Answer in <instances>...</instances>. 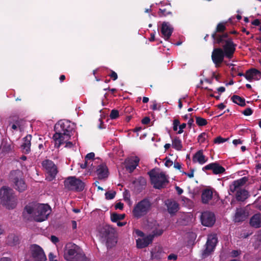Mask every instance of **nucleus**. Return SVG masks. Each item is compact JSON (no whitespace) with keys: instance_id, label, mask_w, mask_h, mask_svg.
I'll use <instances>...</instances> for the list:
<instances>
[{"instance_id":"55","label":"nucleus","mask_w":261,"mask_h":261,"mask_svg":"<svg viewBox=\"0 0 261 261\" xmlns=\"http://www.w3.org/2000/svg\"><path fill=\"white\" fill-rule=\"evenodd\" d=\"M252 24L254 25L259 26L260 25L261 22L259 19H255L252 22Z\"/></svg>"},{"instance_id":"47","label":"nucleus","mask_w":261,"mask_h":261,"mask_svg":"<svg viewBox=\"0 0 261 261\" xmlns=\"http://www.w3.org/2000/svg\"><path fill=\"white\" fill-rule=\"evenodd\" d=\"M150 121V119L149 117H145L142 119L141 122L143 124H148Z\"/></svg>"},{"instance_id":"37","label":"nucleus","mask_w":261,"mask_h":261,"mask_svg":"<svg viewBox=\"0 0 261 261\" xmlns=\"http://www.w3.org/2000/svg\"><path fill=\"white\" fill-rule=\"evenodd\" d=\"M195 119L196 124L199 126H205L207 123V120L202 117L196 116Z\"/></svg>"},{"instance_id":"36","label":"nucleus","mask_w":261,"mask_h":261,"mask_svg":"<svg viewBox=\"0 0 261 261\" xmlns=\"http://www.w3.org/2000/svg\"><path fill=\"white\" fill-rule=\"evenodd\" d=\"M125 214H118L113 213L111 216V220L113 222H117L119 220H122L125 218Z\"/></svg>"},{"instance_id":"44","label":"nucleus","mask_w":261,"mask_h":261,"mask_svg":"<svg viewBox=\"0 0 261 261\" xmlns=\"http://www.w3.org/2000/svg\"><path fill=\"white\" fill-rule=\"evenodd\" d=\"M163 231L162 229H155L153 231V234L152 236H153V237L154 236H160L163 234Z\"/></svg>"},{"instance_id":"58","label":"nucleus","mask_w":261,"mask_h":261,"mask_svg":"<svg viewBox=\"0 0 261 261\" xmlns=\"http://www.w3.org/2000/svg\"><path fill=\"white\" fill-rule=\"evenodd\" d=\"M175 189L178 195H181L184 192L183 190L181 188L177 186H175Z\"/></svg>"},{"instance_id":"32","label":"nucleus","mask_w":261,"mask_h":261,"mask_svg":"<svg viewBox=\"0 0 261 261\" xmlns=\"http://www.w3.org/2000/svg\"><path fill=\"white\" fill-rule=\"evenodd\" d=\"M12 149V144L10 142L3 141L0 146V152L4 154H7L11 151Z\"/></svg>"},{"instance_id":"31","label":"nucleus","mask_w":261,"mask_h":261,"mask_svg":"<svg viewBox=\"0 0 261 261\" xmlns=\"http://www.w3.org/2000/svg\"><path fill=\"white\" fill-rule=\"evenodd\" d=\"M13 122L12 123H10V125L11 124V128L13 130H17L19 129L20 131H21L23 126V120L21 119H19L16 117L13 119Z\"/></svg>"},{"instance_id":"62","label":"nucleus","mask_w":261,"mask_h":261,"mask_svg":"<svg viewBox=\"0 0 261 261\" xmlns=\"http://www.w3.org/2000/svg\"><path fill=\"white\" fill-rule=\"evenodd\" d=\"M217 91L219 93L224 92L225 91V88L224 87H220L217 88Z\"/></svg>"},{"instance_id":"21","label":"nucleus","mask_w":261,"mask_h":261,"mask_svg":"<svg viewBox=\"0 0 261 261\" xmlns=\"http://www.w3.org/2000/svg\"><path fill=\"white\" fill-rule=\"evenodd\" d=\"M32 138V135H28L22 138V143L20 147L22 152L25 154H28L31 151Z\"/></svg>"},{"instance_id":"3","label":"nucleus","mask_w":261,"mask_h":261,"mask_svg":"<svg viewBox=\"0 0 261 261\" xmlns=\"http://www.w3.org/2000/svg\"><path fill=\"white\" fill-rule=\"evenodd\" d=\"M32 214L37 222H42L47 219L50 214V207L48 204L31 202L27 204L24 209V212Z\"/></svg>"},{"instance_id":"57","label":"nucleus","mask_w":261,"mask_h":261,"mask_svg":"<svg viewBox=\"0 0 261 261\" xmlns=\"http://www.w3.org/2000/svg\"><path fill=\"white\" fill-rule=\"evenodd\" d=\"M88 160H85V162L84 164H81L80 167L82 169H85L88 166V165L89 164Z\"/></svg>"},{"instance_id":"24","label":"nucleus","mask_w":261,"mask_h":261,"mask_svg":"<svg viewBox=\"0 0 261 261\" xmlns=\"http://www.w3.org/2000/svg\"><path fill=\"white\" fill-rule=\"evenodd\" d=\"M20 243L19 236L15 233L9 234L6 239V243L10 246H15Z\"/></svg>"},{"instance_id":"1","label":"nucleus","mask_w":261,"mask_h":261,"mask_svg":"<svg viewBox=\"0 0 261 261\" xmlns=\"http://www.w3.org/2000/svg\"><path fill=\"white\" fill-rule=\"evenodd\" d=\"M217 44L222 48L221 47L214 48L212 53L211 58L215 67L219 68L224 61L225 57L229 59L233 57L237 44L228 41Z\"/></svg>"},{"instance_id":"61","label":"nucleus","mask_w":261,"mask_h":261,"mask_svg":"<svg viewBox=\"0 0 261 261\" xmlns=\"http://www.w3.org/2000/svg\"><path fill=\"white\" fill-rule=\"evenodd\" d=\"M193 122H194V119L193 118H190L189 120V121L188 122V125L190 128H191V126H192V125L193 124Z\"/></svg>"},{"instance_id":"5","label":"nucleus","mask_w":261,"mask_h":261,"mask_svg":"<svg viewBox=\"0 0 261 261\" xmlns=\"http://www.w3.org/2000/svg\"><path fill=\"white\" fill-rule=\"evenodd\" d=\"M0 202L8 209H13L17 205V198L11 188L4 186L0 189Z\"/></svg>"},{"instance_id":"11","label":"nucleus","mask_w":261,"mask_h":261,"mask_svg":"<svg viewBox=\"0 0 261 261\" xmlns=\"http://www.w3.org/2000/svg\"><path fill=\"white\" fill-rule=\"evenodd\" d=\"M65 187L69 190L76 192L83 191L85 188V183L75 176H69L64 181Z\"/></svg>"},{"instance_id":"7","label":"nucleus","mask_w":261,"mask_h":261,"mask_svg":"<svg viewBox=\"0 0 261 261\" xmlns=\"http://www.w3.org/2000/svg\"><path fill=\"white\" fill-rule=\"evenodd\" d=\"M152 205L149 198L143 199L134 205L132 211L133 217L138 219L145 216L151 211Z\"/></svg>"},{"instance_id":"43","label":"nucleus","mask_w":261,"mask_h":261,"mask_svg":"<svg viewBox=\"0 0 261 261\" xmlns=\"http://www.w3.org/2000/svg\"><path fill=\"white\" fill-rule=\"evenodd\" d=\"M94 156H95V154L94 152H90L86 155V156L85 158V160L93 161L94 160Z\"/></svg>"},{"instance_id":"48","label":"nucleus","mask_w":261,"mask_h":261,"mask_svg":"<svg viewBox=\"0 0 261 261\" xmlns=\"http://www.w3.org/2000/svg\"><path fill=\"white\" fill-rule=\"evenodd\" d=\"M166 161L165 163V165L167 167H171L173 164V162L170 159H167L166 158Z\"/></svg>"},{"instance_id":"15","label":"nucleus","mask_w":261,"mask_h":261,"mask_svg":"<svg viewBox=\"0 0 261 261\" xmlns=\"http://www.w3.org/2000/svg\"><path fill=\"white\" fill-rule=\"evenodd\" d=\"M201 221L203 225L211 227L212 226L215 221V216L212 212L206 211L201 214Z\"/></svg>"},{"instance_id":"40","label":"nucleus","mask_w":261,"mask_h":261,"mask_svg":"<svg viewBox=\"0 0 261 261\" xmlns=\"http://www.w3.org/2000/svg\"><path fill=\"white\" fill-rule=\"evenodd\" d=\"M116 192L113 191V192H107L105 193V196L106 199L107 200H111L114 198L115 195H116Z\"/></svg>"},{"instance_id":"6","label":"nucleus","mask_w":261,"mask_h":261,"mask_svg":"<svg viewBox=\"0 0 261 261\" xmlns=\"http://www.w3.org/2000/svg\"><path fill=\"white\" fill-rule=\"evenodd\" d=\"M226 22H220L217 24L215 31L212 34L214 44H220L227 41L233 43L232 38L229 36L227 33L224 32L226 30Z\"/></svg>"},{"instance_id":"4","label":"nucleus","mask_w":261,"mask_h":261,"mask_svg":"<svg viewBox=\"0 0 261 261\" xmlns=\"http://www.w3.org/2000/svg\"><path fill=\"white\" fill-rule=\"evenodd\" d=\"M64 258L67 261H87L82 249L73 243H68L65 245Z\"/></svg>"},{"instance_id":"13","label":"nucleus","mask_w":261,"mask_h":261,"mask_svg":"<svg viewBox=\"0 0 261 261\" xmlns=\"http://www.w3.org/2000/svg\"><path fill=\"white\" fill-rule=\"evenodd\" d=\"M31 256L35 261H46V257L43 249L37 244L31 245L30 247Z\"/></svg>"},{"instance_id":"28","label":"nucleus","mask_w":261,"mask_h":261,"mask_svg":"<svg viewBox=\"0 0 261 261\" xmlns=\"http://www.w3.org/2000/svg\"><path fill=\"white\" fill-rule=\"evenodd\" d=\"M236 197L238 201H244L249 196L248 192L245 189H241L236 191Z\"/></svg>"},{"instance_id":"53","label":"nucleus","mask_w":261,"mask_h":261,"mask_svg":"<svg viewBox=\"0 0 261 261\" xmlns=\"http://www.w3.org/2000/svg\"><path fill=\"white\" fill-rule=\"evenodd\" d=\"M138 180L142 186H145L146 184L145 179L142 177H140L138 178Z\"/></svg>"},{"instance_id":"8","label":"nucleus","mask_w":261,"mask_h":261,"mask_svg":"<svg viewBox=\"0 0 261 261\" xmlns=\"http://www.w3.org/2000/svg\"><path fill=\"white\" fill-rule=\"evenodd\" d=\"M99 235L103 241L106 242L108 248L113 247L117 242L115 231L110 225L102 226L99 230Z\"/></svg>"},{"instance_id":"42","label":"nucleus","mask_w":261,"mask_h":261,"mask_svg":"<svg viewBox=\"0 0 261 261\" xmlns=\"http://www.w3.org/2000/svg\"><path fill=\"white\" fill-rule=\"evenodd\" d=\"M242 113L245 116H250L253 113V110L251 108H248L246 109L245 110H244L243 111V112H242Z\"/></svg>"},{"instance_id":"41","label":"nucleus","mask_w":261,"mask_h":261,"mask_svg":"<svg viewBox=\"0 0 261 261\" xmlns=\"http://www.w3.org/2000/svg\"><path fill=\"white\" fill-rule=\"evenodd\" d=\"M228 139L229 138L225 139L221 137V136H219L214 139V142L215 144H220L227 141Z\"/></svg>"},{"instance_id":"25","label":"nucleus","mask_w":261,"mask_h":261,"mask_svg":"<svg viewBox=\"0 0 261 261\" xmlns=\"http://www.w3.org/2000/svg\"><path fill=\"white\" fill-rule=\"evenodd\" d=\"M192 160L194 163L198 162L202 165L207 162V159L203 154L202 150H200L193 155Z\"/></svg>"},{"instance_id":"16","label":"nucleus","mask_w":261,"mask_h":261,"mask_svg":"<svg viewBox=\"0 0 261 261\" xmlns=\"http://www.w3.org/2000/svg\"><path fill=\"white\" fill-rule=\"evenodd\" d=\"M139 161V158L136 156L127 158L124 162L125 168L129 173H132L138 165Z\"/></svg>"},{"instance_id":"54","label":"nucleus","mask_w":261,"mask_h":261,"mask_svg":"<svg viewBox=\"0 0 261 261\" xmlns=\"http://www.w3.org/2000/svg\"><path fill=\"white\" fill-rule=\"evenodd\" d=\"M50 240H51V242L55 244L57 243V242H58L59 241V239L55 236H51V238H50Z\"/></svg>"},{"instance_id":"14","label":"nucleus","mask_w":261,"mask_h":261,"mask_svg":"<svg viewBox=\"0 0 261 261\" xmlns=\"http://www.w3.org/2000/svg\"><path fill=\"white\" fill-rule=\"evenodd\" d=\"M42 165L48 174V180L50 181L53 180L58 173L57 167L54 163L51 160H45L42 162Z\"/></svg>"},{"instance_id":"27","label":"nucleus","mask_w":261,"mask_h":261,"mask_svg":"<svg viewBox=\"0 0 261 261\" xmlns=\"http://www.w3.org/2000/svg\"><path fill=\"white\" fill-rule=\"evenodd\" d=\"M250 224L255 228L261 227V215L259 214L254 215L250 220Z\"/></svg>"},{"instance_id":"20","label":"nucleus","mask_w":261,"mask_h":261,"mask_svg":"<svg viewBox=\"0 0 261 261\" xmlns=\"http://www.w3.org/2000/svg\"><path fill=\"white\" fill-rule=\"evenodd\" d=\"M173 31V28L168 22L164 21L162 24L161 32L166 40H168L171 37Z\"/></svg>"},{"instance_id":"64","label":"nucleus","mask_w":261,"mask_h":261,"mask_svg":"<svg viewBox=\"0 0 261 261\" xmlns=\"http://www.w3.org/2000/svg\"><path fill=\"white\" fill-rule=\"evenodd\" d=\"M0 261H11V260L9 257H4L0 259Z\"/></svg>"},{"instance_id":"26","label":"nucleus","mask_w":261,"mask_h":261,"mask_svg":"<svg viewBox=\"0 0 261 261\" xmlns=\"http://www.w3.org/2000/svg\"><path fill=\"white\" fill-rule=\"evenodd\" d=\"M168 208V212L170 214L176 213L178 210V204L175 201L168 200L166 203Z\"/></svg>"},{"instance_id":"49","label":"nucleus","mask_w":261,"mask_h":261,"mask_svg":"<svg viewBox=\"0 0 261 261\" xmlns=\"http://www.w3.org/2000/svg\"><path fill=\"white\" fill-rule=\"evenodd\" d=\"M123 203L119 202L117 203L115 205V208L116 210L119 209V210H122L123 208Z\"/></svg>"},{"instance_id":"35","label":"nucleus","mask_w":261,"mask_h":261,"mask_svg":"<svg viewBox=\"0 0 261 261\" xmlns=\"http://www.w3.org/2000/svg\"><path fill=\"white\" fill-rule=\"evenodd\" d=\"M172 147L175 149L180 151L182 148L181 140L177 137L172 140Z\"/></svg>"},{"instance_id":"17","label":"nucleus","mask_w":261,"mask_h":261,"mask_svg":"<svg viewBox=\"0 0 261 261\" xmlns=\"http://www.w3.org/2000/svg\"><path fill=\"white\" fill-rule=\"evenodd\" d=\"M202 170H212L214 174H220L225 171V169L218 162L211 163L202 168Z\"/></svg>"},{"instance_id":"38","label":"nucleus","mask_w":261,"mask_h":261,"mask_svg":"<svg viewBox=\"0 0 261 261\" xmlns=\"http://www.w3.org/2000/svg\"><path fill=\"white\" fill-rule=\"evenodd\" d=\"M208 137L209 135L208 134L206 133H202L198 136V141L200 143H203Z\"/></svg>"},{"instance_id":"60","label":"nucleus","mask_w":261,"mask_h":261,"mask_svg":"<svg viewBox=\"0 0 261 261\" xmlns=\"http://www.w3.org/2000/svg\"><path fill=\"white\" fill-rule=\"evenodd\" d=\"M71 225H72V228L73 229H75L77 227V223L74 220L71 221Z\"/></svg>"},{"instance_id":"18","label":"nucleus","mask_w":261,"mask_h":261,"mask_svg":"<svg viewBox=\"0 0 261 261\" xmlns=\"http://www.w3.org/2000/svg\"><path fill=\"white\" fill-rule=\"evenodd\" d=\"M245 77L250 82L259 80L261 79V72L255 68H250L246 71Z\"/></svg>"},{"instance_id":"50","label":"nucleus","mask_w":261,"mask_h":261,"mask_svg":"<svg viewBox=\"0 0 261 261\" xmlns=\"http://www.w3.org/2000/svg\"><path fill=\"white\" fill-rule=\"evenodd\" d=\"M177 258V256L174 254H170L168 256V260H175Z\"/></svg>"},{"instance_id":"59","label":"nucleus","mask_w":261,"mask_h":261,"mask_svg":"<svg viewBox=\"0 0 261 261\" xmlns=\"http://www.w3.org/2000/svg\"><path fill=\"white\" fill-rule=\"evenodd\" d=\"M174 167L177 169L180 170L181 168V165L178 162H174Z\"/></svg>"},{"instance_id":"52","label":"nucleus","mask_w":261,"mask_h":261,"mask_svg":"<svg viewBox=\"0 0 261 261\" xmlns=\"http://www.w3.org/2000/svg\"><path fill=\"white\" fill-rule=\"evenodd\" d=\"M239 67L235 68L232 67L231 68L232 75L233 76H236L237 75V72H239Z\"/></svg>"},{"instance_id":"39","label":"nucleus","mask_w":261,"mask_h":261,"mask_svg":"<svg viewBox=\"0 0 261 261\" xmlns=\"http://www.w3.org/2000/svg\"><path fill=\"white\" fill-rule=\"evenodd\" d=\"M119 111L117 110L113 109L111 111L109 117L111 119H116L119 117Z\"/></svg>"},{"instance_id":"56","label":"nucleus","mask_w":261,"mask_h":261,"mask_svg":"<svg viewBox=\"0 0 261 261\" xmlns=\"http://www.w3.org/2000/svg\"><path fill=\"white\" fill-rule=\"evenodd\" d=\"M232 143L237 146L238 144H241L243 143V141L240 139H234L232 141Z\"/></svg>"},{"instance_id":"45","label":"nucleus","mask_w":261,"mask_h":261,"mask_svg":"<svg viewBox=\"0 0 261 261\" xmlns=\"http://www.w3.org/2000/svg\"><path fill=\"white\" fill-rule=\"evenodd\" d=\"M109 76L111 77V78L113 80L115 81L118 78V75L116 72H115L114 71L111 70V73L109 75Z\"/></svg>"},{"instance_id":"46","label":"nucleus","mask_w":261,"mask_h":261,"mask_svg":"<svg viewBox=\"0 0 261 261\" xmlns=\"http://www.w3.org/2000/svg\"><path fill=\"white\" fill-rule=\"evenodd\" d=\"M194 169H191L190 172H184L183 173L188 176L189 178H192L194 177Z\"/></svg>"},{"instance_id":"12","label":"nucleus","mask_w":261,"mask_h":261,"mask_svg":"<svg viewBox=\"0 0 261 261\" xmlns=\"http://www.w3.org/2000/svg\"><path fill=\"white\" fill-rule=\"evenodd\" d=\"M217 242L218 238L217 234H212L208 236L205 244V248L202 253V258L207 257L212 252L214 251Z\"/></svg>"},{"instance_id":"19","label":"nucleus","mask_w":261,"mask_h":261,"mask_svg":"<svg viewBox=\"0 0 261 261\" xmlns=\"http://www.w3.org/2000/svg\"><path fill=\"white\" fill-rule=\"evenodd\" d=\"M248 180L246 176L243 177L239 179L234 180L229 186V191L234 193L236 191L241 190V187L244 186Z\"/></svg>"},{"instance_id":"2","label":"nucleus","mask_w":261,"mask_h":261,"mask_svg":"<svg viewBox=\"0 0 261 261\" xmlns=\"http://www.w3.org/2000/svg\"><path fill=\"white\" fill-rule=\"evenodd\" d=\"M74 129V124L67 120H61L56 123L54 127L55 134L54 139L58 142L59 145L63 144L65 140H68Z\"/></svg>"},{"instance_id":"30","label":"nucleus","mask_w":261,"mask_h":261,"mask_svg":"<svg viewBox=\"0 0 261 261\" xmlns=\"http://www.w3.org/2000/svg\"><path fill=\"white\" fill-rule=\"evenodd\" d=\"M165 6L166 7H162L159 9L158 15L160 17H166L168 15H172L171 5L168 4L166 5Z\"/></svg>"},{"instance_id":"10","label":"nucleus","mask_w":261,"mask_h":261,"mask_svg":"<svg viewBox=\"0 0 261 261\" xmlns=\"http://www.w3.org/2000/svg\"><path fill=\"white\" fill-rule=\"evenodd\" d=\"M22 175L23 173L20 170H13L10 175L14 188L19 192H22L27 189V185L22 178Z\"/></svg>"},{"instance_id":"9","label":"nucleus","mask_w":261,"mask_h":261,"mask_svg":"<svg viewBox=\"0 0 261 261\" xmlns=\"http://www.w3.org/2000/svg\"><path fill=\"white\" fill-rule=\"evenodd\" d=\"M148 174L150 176L151 184L156 189L164 188L169 182L168 178L164 172L155 173L152 170Z\"/></svg>"},{"instance_id":"22","label":"nucleus","mask_w":261,"mask_h":261,"mask_svg":"<svg viewBox=\"0 0 261 261\" xmlns=\"http://www.w3.org/2000/svg\"><path fill=\"white\" fill-rule=\"evenodd\" d=\"M153 239V236L149 235L144 238L137 240V247L138 248H144L151 244Z\"/></svg>"},{"instance_id":"29","label":"nucleus","mask_w":261,"mask_h":261,"mask_svg":"<svg viewBox=\"0 0 261 261\" xmlns=\"http://www.w3.org/2000/svg\"><path fill=\"white\" fill-rule=\"evenodd\" d=\"M213 197V192L210 189H205L203 191L201 194V199L202 203L206 204Z\"/></svg>"},{"instance_id":"34","label":"nucleus","mask_w":261,"mask_h":261,"mask_svg":"<svg viewBox=\"0 0 261 261\" xmlns=\"http://www.w3.org/2000/svg\"><path fill=\"white\" fill-rule=\"evenodd\" d=\"M231 99L233 101V102L237 104L238 105H239L241 107H245L246 106L245 98H244L240 96H238L237 95H233L231 97Z\"/></svg>"},{"instance_id":"23","label":"nucleus","mask_w":261,"mask_h":261,"mask_svg":"<svg viewBox=\"0 0 261 261\" xmlns=\"http://www.w3.org/2000/svg\"><path fill=\"white\" fill-rule=\"evenodd\" d=\"M96 173L98 178L99 179L107 178L109 175L108 168L107 166L103 164L98 165L96 169Z\"/></svg>"},{"instance_id":"63","label":"nucleus","mask_w":261,"mask_h":261,"mask_svg":"<svg viewBox=\"0 0 261 261\" xmlns=\"http://www.w3.org/2000/svg\"><path fill=\"white\" fill-rule=\"evenodd\" d=\"M180 122L178 119H174L173 120V125H176L177 126H179Z\"/></svg>"},{"instance_id":"33","label":"nucleus","mask_w":261,"mask_h":261,"mask_svg":"<svg viewBox=\"0 0 261 261\" xmlns=\"http://www.w3.org/2000/svg\"><path fill=\"white\" fill-rule=\"evenodd\" d=\"M246 218L245 211L242 209H238L236 211L234 221L236 222H240L244 221Z\"/></svg>"},{"instance_id":"51","label":"nucleus","mask_w":261,"mask_h":261,"mask_svg":"<svg viewBox=\"0 0 261 261\" xmlns=\"http://www.w3.org/2000/svg\"><path fill=\"white\" fill-rule=\"evenodd\" d=\"M56 256L52 252H50L48 254V258L49 261H58L57 259H55Z\"/></svg>"}]
</instances>
